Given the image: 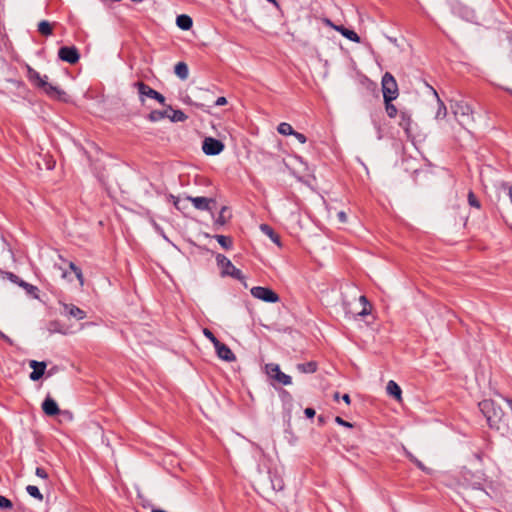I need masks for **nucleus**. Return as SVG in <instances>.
I'll return each instance as SVG.
<instances>
[{
	"label": "nucleus",
	"instance_id": "1",
	"mask_svg": "<svg viewBox=\"0 0 512 512\" xmlns=\"http://www.w3.org/2000/svg\"><path fill=\"white\" fill-rule=\"evenodd\" d=\"M479 409L485 416L488 425L494 428L502 435L510 431L508 418L505 416L502 408L491 399H485L479 403Z\"/></svg>",
	"mask_w": 512,
	"mask_h": 512
},
{
	"label": "nucleus",
	"instance_id": "2",
	"mask_svg": "<svg viewBox=\"0 0 512 512\" xmlns=\"http://www.w3.org/2000/svg\"><path fill=\"white\" fill-rule=\"evenodd\" d=\"M27 78L36 88L41 89L48 97L54 100L66 101V92L58 86L47 82L46 75L41 76L39 72L27 65Z\"/></svg>",
	"mask_w": 512,
	"mask_h": 512
},
{
	"label": "nucleus",
	"instance_id": "3",
	"mask_svg": "<svg viewBox=\"0 0 512 512\" xmlns=\"http://www.w3.org/2000/svg\"><path fill=\"white\" fill-rule=\"evenodd\" d=\"M451 109L456 120L463 128L474 120L472 107L464 101L455 102Z\"/></svg>",
	"mask_w": 512,
	"mask_h": 512
},
{
	"label": "nucleus",
	"instance_id": "4",
	"mask_svg": "<svg viewBox=\"0 0 512 512\" xmlns=\"http://www.w3.org/2000/svg\"><path fill=\"white\" fill-rule=\"evenodd\" d=\"M383 99H397L399 96L398 84L390 72H386L381 81Z\"/></svg>",
	"mask_w": 512,
	"mask_h": 512
},
{
	"label": "nucleus",
	"instance_id": "5",
	"mask_svg": "<svg viewBox=\"0 0 512 512\" xmlns=\"http://www.w3.org/2000/svg\"><path fill=\"white\" fill-rule=\"evenodd\" d=\"M265 372L270 379L278 382L279 384L290 385L292 383L291 377L289 375L283 373L280 370V367L278 364H275V363L266 364Z\"/></svg>",
	"mask_w": 512,
	"mask_h": 512
},
{
	"label": "nucleus",
	"instance_id": "6",
	"mask_svg": "<svg viewBox=\"0 0 512 512\" xmlns=\"http://www.w3.org/2000/svg\"><path fill=\"white\" fill-rule=\"evenodd\" d=\"M216 260L224 275H229L235 279L242 278V272L237 269L226 256L218 254Z\"/></svg>",
	"mask_w": 512,
	"mask_h": 512
},
{
	"label": "nucleus",
	"instance_id": "7",
	"mask_svg": "<svg viewBox=\"0 0 512 512\" xmlns=\"http://www.w3.org/2000/svg\"><path fill=\"white\" fill-rule=\"evenodd\" d=\"M253 297L269 303H276L279 301V296L272 289L267 287L256 286L251 289Z\"/></svg>",
	"mask_w": 512,
	"mask_h": 512
},
{
	"label": "nucleus",
	"instance_id": "8",
	"mask_svg": "<svg viewBox=\"0 0 512 512\" xmlns=\"http://www.w3.org/2000/svg\"><path fill=\"white\" fill-rule=\"evenodd\" d=\"M134 86L137 88L140 95L155 99L162 105L165 104V97L158 91L152 89L149 85L145 84L144 82H136Z\"/></svg>",
	"mask_w": 512,
	"mask_h": 512
},
{
	"label": "nucleus",
	"instance_id": "9",
	"mask_svg": "<svg viewBox=\"0 0 512 512\" xmlns=\"http://www.w3.org/2000/svg\"><path fill=\"white\" fill-rule=\"evenodd\" d=\"M224 144L215 138L207 137L202 144V150L206 155H218L224 150Z\"/></svg>",
	"mask_w": 512,
	"mask_h": 512
},
{
	"label": "nucleus",
	"instance_id": "10",
	"mask_svg": "<svg viewBox=\"0 0 512 512\" xmlns=\"http://www.w3.org/2000/svg\"><path fill=\"white\" fill-rule=\"evenodd\" d=\"M58 57L69 64H76L80 59V54L74 46H63L58 51Z\"/></svg>",
	"mask_w": 512,
	"mask_h": 512
},
{
	"label": "nucleus",
	"instance_id": "11",
	"mask_svg": "<svg viewBox=\"0 0 512 512\" xmlns=\"http://www.w3.org/2000/svg\"><path fill=\"white\" fill-rule=\"evenodd\" d=\"M214 347L216 349L218 357L221 358L222 360L230 362L236 359L234 353L226 344L219 341L214 345Z\"/></svg>",
	"mask_w": 512,
	"mask_h": 512
},
{
	"label": "nucleus",
	"instance_id": "12",
	"mask_svg": "<svg viewBox=\"0 0 512 512\" xmlns=\"http://www.w3.org/2000/svg\"><path fill=\"white\" fill-rule=\"evenodd\" d=\"M33 371L30 373V379L33 381L39 380L45 373L46 363L31 360L29 363Z\"/></svg>",
	"mask_w": 512,
	"mask_h": 512
},
{
	"label": "nucleus",
	"instance_id": "13",
	"mask_svg": "<svg viewBox=\"0 0 512 512\" xmlns=\"http://www.w3.org/2000/svg\"><path fill=\"white\" fill-rule=\"evenodd\" d=\"M188 200L198 210H211L210 204H214L215 200L207 197H188Z\"/></svg>",
	"mask_w": 512,
	"mask_h": 512
},
{
	"label": "nucleus",
	"instance_id": "14",
	"mask_svg": "<svg viewBox=\"0 0 512 512\" xmlns=\"http://www.w3.org/2000/svg\"><path fill=\"white\" fill-rule=\"evenodd\" d=\"M42 410L47 416H55L60 412L56 401L49 396H47L43 401Z\"/></svg>",
	"mask_w": 512,
	"mask_h": 512
},
{
	"label": "nucleus",
	"instance_id": "15",
	"mask_svg": "<svg viewBox=\"0 0 512 512\" xmlns=\"http://www.w3.org/2000/svg\"><path fill=\"white\" fill-rule=\"evenodd\" d=\"M64 312L70 317L76 318L77 320H82L86 317V313L80 309L79 307L73 304H64L63 305Z\"/></svg>",
	"mask_w": 512,
	"mask_h": 512
},
{
	"label": "nucleus",
	"instance_id": "16",
	"mask_svg": "<svg viewBox=\"0 0 512 512\" xmlns=\"http://www.w3.org/2000/svg\"><path fill=\"white\" fill-rule=\"evenodd\" d=\"M387 393L395 398L398 402H402V390L400 386L393 380H390L387 383L386 387Z\"/></svg>",
	"mask_w": 512,
	"mask_h": 512
},
{
	"label": "nucleus",
	"instance_id": "17",
	"mask_svg": "<svg viewBox=\"0 0 512 512\" xmlns=\"http://www.w3.org/2000/svg\"><path fill=\"white\" fill-rule=\"evenodd\" d=\"M336 31L339 32L345 38H347L355 43H360V41H361L360 37L358 36V34L355 31L347 29L342 25L339 28H336Z\"/></svg>",
	"mask_w": 512,
	"mask_h": 512
},
{
	"label": "nucleus",
	"instance_id": "18",
	"mask_svg": "<svg viewBox=\"0 0 512 512\" xmlns=\"http://www.w3.org/2000/svg\"><path fill=\"white\" fill-rule=\"evenodd\" d=\"M411 124H412V120H411L410 115L406 112H401L399 126L404 129L407 136H410Z\"/></svg>",
	"mask_w": 512,
	"mask_h": 512
},
{
	"label": "nucleus",
	"instance_id": "19",
	"mask_svg": "<svg viewBox=\"0 0 512 512\" xmlns=\"http://www.w3.org/2000/svg\"><path fill=\"white\" fill-rule=\"evenodd\" d=\"M261 231L267 235L274 243L280 245V236L274 231V229L268 224H262L260 226Z\"/></svg>",
	"mask_w": 512,
	"mask_h": 512
},
{
	"label": "nucleus",
	"instance_id": "20",
	"mask_svg": "<svg viewBox=\"0 0 512 512\" xmlns=\"http://www.w3.org/2000/svg\"><path fill=\"white\" fill-rule=\"evenodd\" d=\"M167 110L169 113V116H167V118H169L173 122H183L187 119L186 114L181 110H174L171 107H169Z\"/></svg>",
	"mask_w": 512,
	"mask_h": 512
},
{
	"label": "nucleus",
	"instance_id": "21",
	"mask_svg": "<svg viewBox=\"0 0 512 512\" xmlns=\"http://www.w3.org/2000/svg\"><path fill=\"white\" fill-rule=\"evenodd\" d=\"M176 23L182 30H189L193 25L191 17L184 14L177 17Z\"/></svg>",
	"mask_w": 512,
	"mask_h": 512
},
{
	"label": "nucleus",
	"instance_id": "22",
	"mask_svg": "<svg viewBox=\"0 0 512 512\" xmlns=\"http://www.w3.org/2000/svg\"><path fill=\"white\" fill-rule=\"evenodd\" d=\"M174 72L182 80L187 79L189 75L188 66L184 62H178L175 65Z\"/></svg>",
	"mask_w": 512,
	"mask_h": 512
},
{
	"label": "nucleus",
	"instance_id": "23",
	"mask_svg": "<svg viewBox=\"0 0 512 512\" xmlns=\"http://www.w3.org/2000/svg\"><path fill=\"white\" fill-rule=\"evenodd\" d=\"M359 301L362 304V309L356 313L358 316H367L371 313V304L368 302L366 296L361 295Z\"/></svg>",
	"mask_w": 512,
	"mask_h": 512
},
{
	"label": "nucleus",
	"instance_id": "24",
	"mask_svg": "<svg viewBox=\"0 0 512 512\" xmlns=\"http://www.w3.org/2000/svg\"><path fill=\"white\" fill-rule=\"evenodd\" d=\"M167 116H169L168 110H165V111L153 110L149 113L148 119L152 122H157L164 118H167Z\"/></svg>",
	"mask_w": 512,
	"mask_h": 512
},
{
	"label": "nucleus",
	"instance_id": "25",
	"mask_svg": "<svg viewBox=\"0 0 512 512\" xmlns=\"http://www.w3.org/2000/svg\"><path fill=\"white\" fill-rule=\"evenodd\" d=\"M394 99H384V104H385V110H386V113L387 115L390 117V118H395L397 116V108L396 106L392 103Z\"/></svg>",
	"mask_w": 512,
	"mask_h": 512
},
{
	"label": "nucleus",
	"instance_id": "26",
	"mask_svg": "<svg viewBox=\"0 0 512 512\" xmlns=\"http://www.w3.org/2000/svg\"><path fill=\"white\" fill-rule=\"evenodd\" d=\"M297 368L303 373H314L317 370V364L316 362L310 361L307 363L299 364Z\"/></svg>",
	"mask_w": 512,
	"mask_h": 512
},
{
	"label": "nucleus",
	"instance_id": "27",
	"mask_svg": "<svg viewBox=\"0 0 512 512\" xmlns=\"http://www.w3.org/2000/svg\"><path fill=\"white\" fill-rule=\"evenodd\" d=\"M38 31H39L40 34H42L44 36H49L53 32V28H52V26H51V24L49 22L41 21L38 24Z\"/></svg>",
	"mask_w": 512,
	"mask_h": 512
},
{
	"label": "nucleus",
	"instance_id": "28",
	"mask_svg": "<svg viewBox=\"0 0 512 512\" xmlns=\"http://www.w3.org/2000/svg\"><path fill=\"white\" fill-rule=\"evenodd\" d=\"M215 238L224 249L228 250L232 247L233 241L231 237L224 235H216Z\"/></svg>",
	"mask_w": 512,
	"mask_h": 512
},
{
	"label": "nucleus",
	"instance_id": "29",
	"mask_svg": "<svg viewBox=\"0 0 512 512\" xmlns=\"http://www.w3.org/2000/svg\"><path fill=\"white\" fill-rule=\"evenodd\" d=\"M277 131L282 135H293L295 130L289 123L282 122L278 125Z\"/></svg>",
	"mask_w": 512,
	"mask_h": 512
},
{
	"label": "nucleus",
	"instance_id": "30",
	"mask_svg": "<svg viewBox=\"0 0 512 512\" xmlns=\"http://www.w3.org/2000/svg\"><path fill=\"white\" fill-rule=\"evenodd\" d=\"M26 491L28 492V494L30 496H32L33 498L39 500V501H42L43 500V495L40 493L38 487L34 486V485H28L26 487Z\"/></svg>",
	"mask_w": 512,
	"mask_h": 512
},
{
	"label": "nucleus",
	"instance_id": "31",
	"mask_svg": "<svg viewBox=\"0 0 512 512\" xmlns=\"http://www.w3.org/2000/svg\"><path fill=\"white\" fill-rule=\"evenodd\" d=\"M69 268L71 269V271L74 272L80 285L83 286L84 285V277H83L81 269L79 267H77L73 262H69Z\"/></svg>",
	"mask_w": 512,
	"mask_h": 512
},
{
	"label": "nucleus",
	"instance_id": "32",
	"mask_svg": "<svg viewBox=\"0 0 512 512\" xmlns=\"http://www.w3.org/2000/svg\"><path fill=\"white\" fill-rule=\"evenodd\" d=\"M468 203L470 206H472L474 208H477V209L481 208L480 201L478 200V198L472 191H469V193H468Z\"/></svg>",
	"mask_w": 512,
	"mask_h": 512
},
{
	"label": "nucleus",
	"instance_id": "33",
	"mask_svg": "<svg viewBox=\"0 0 512 512\" xmlns=\"http://www.w3.org/2000/svg\"><path fill=\"white\" fill-rule=\"evenodd\" d=\"M409 459L415 463V465L421 469L422 471L426 472V473H430V469L427 468L421 461H419L417 458H415L411 453H407Z\"/></svg>",
	"mask_w": 512,
	"mask_h": 512
},
{
	"label": "nucleus",
	"instance_id": "34",
	"mask_svg": "<svg viewBox=\"0 0 512 512\" xmlns=\"http://www.w3.org/2000/svg\"><path fill=\"white\" fill-rule=\"evenodd\" d=\"M13 506L12 502L4 496L0 495V508L11 509Z\"/></svg>",
	"mask_w": 512,
	"mask_h": 512
},
{
	"label": "nucleus",
	"instance_id": "35",
	"mask_svg": "<svg viewBox=\"0 0 512 512\" xmlns=\"http://www.w3.org/2000/svg\"><path fill=\"white\" fill-rule=\"evenodd\" d=\"M203 334L205 335L206 338H208L213 343V345H215L217 342H219V340L214 336L212 331H210L209 329L205 328L203 330Z\"/></svg>",
	"mask_w": 512,
	"mask_h": 512
},
{
	"label": "nucleus",
	"instance_id": "36",
	"mask_svg": "<svg viewBox=\"0 0 512 512\" xmlns=\"http://www.w3.org/2000/svg\"><path fill=\"white\" fill-rule=\"evenodd\" d=\"M19 286L23 287L28 293H33L34 291L37 290V287H35L23 280L19 282Z\"/></svg>",
	"mask_w": 512,
	"mask_h": 512
},
{
	"label": "nucleus",
	"instance_id": "37",
	"mask_svg": "<svg viewBox=\"0 0 512 512\" xmlns=\"http://www.w3.org/2000/svg\"><path fill=\"white\" fill-rule=\"evenodd\" d=\"M439 103H440V108H439V110H438V112H437V114H436V117H437V118H439V117H441V116H442V117H445V116H446V114H447V109H446V107H445V105L443 104V102H442V101H440V100H439Z\"/></svg>",
	"mask_w": 512,
	"mask_h": 512
},
{
	"label": "nucleus",
	"instance_id": "38",
	"mask_svg": "<svg viewBox=\"0 0 512 512\" xmlns=\"http://www.w3.org/2000/svg\"><path fill=\"white\" fill-rule=\"evenodd\" d=\"M227 212V208L226 207H223L219 213V217L217 219V222L220 223V224H225L226 223V216H225V213Z\"/></svg>",
	"mask_w": 512,
	"mask_h": 512
},
{
	"label": "nucleus",
	"instance_id": "39",
	"mask_svg": "<svg viewBox=\"0 0 512 512\" xmlns=\"http://www.w3.org/2000/svg\"><path fill=\"white\" fill-rule=\"evenodd\" d=\"M35 474L42 478V479H47L48 478V473L46 472V470L42 467H37L36 468V471H35Z\"/></svg>",
	"mask_w": 512,
	"mask_h": 512
},
{
	"label": "nucleus",
	"instance_id": "40",
	"mask_svg": "<svg viewBox=\"0 0 512 512\" xmlns=\"http://www.w3.org/2000/svg\"><path fill=\"white\" fill-rule=\"evenodd\" d=\"M293 136L302 144L306 143L307 138L304 134L294 131Z\"/></svg>",
	"mask_w": 512,
	"mask_h": 512
},
{
	"label": "nucleus",
	"instance_id": "41",
	"mask_svg": "<svg viewBox=\"0 0 512 512\" xmlns=\"http://www.w3.org/2000/svg\"><path fill=\"white\" fill-rule=\"evenodd\" d=\"M335 422L338 423L339 425H342V426H345L348 428H352V426H353L350 422L343 420L340 416H337L335 418Z\"/></svg>",
	"mask_w": 512,
	"mask_h": 512
},
{
	"label": "nucleus",
	"instance_id": "42",
	"mask_svg": "<svg viewBox=\"0 0 512 512\" xmlns=\"http://www.w3.org/2000/svg\"><path fill=\"white\" fill-rule=\"evenodd\" d=\"M337 217L341 223L347 222V214L344 211L338 212Z\"/></svg>",
	"mask_w": 512,
	"mask_h": 512
},
{
	"label": "nucleus",
	"instance_id": "43",
	"mask_svg": "<svg viewBox=\"0 0 512 512\" xmlns=\"http://www.w3.org/2000/svg\"><path fill=\"white\" fill-rule=\"evenodd\" d=\"M304 413H305V415H306L308 418H313V417L315 416V413H316V412H315V410H314L313 408H309V407H308V408H306V409L304 410Z\"/></svg>",
	"mask_w": 512,
	"mask_h": 512
},
{
	"label": "nucleus",
	"instance_id": "44",
	"mask_svg": "<svg viewBox=\"0 0 512 512\" xmlns=\"http://www.w3.org/2000/svg\"><path fill=\"white\" fill-rule=\"evenodd\" d=\"M324 23L325 25L331 27L332 29H334L336 31V28H339L341 25H336L334 24L330 19H324Z\"/></svg>",
	"mask_w": 512,
	"mask_h": 512
},
{
	"label": "nucleus",
	"instance_id": "45",
	"mask_svg": "<svg viewBox=\"0 0 512 512\" xmlns=\"http://www.w3.org/2000/svg\"><path fill=\"white\" fill-rule=\"evenodd\" d=\"M227 104V99L223 96L219 97L216 101H215V105L216 106H223V105H226Z\"/></svg>",
	"mask_w": 512,
	"mask_h": 512
},
{
	"label": "nucleus",
	"instance_id": "46",
	"mask_svg": "<svg viewBox=\"0 0 512 512\" xmlns=\"http://www.w3.org/2000/svg\"><path fill=\"white\" fill-rule=\"evenodd\" d=\"M9 279L13 281L14 283L19 285V282L21 281L18 276H16L13 273H9Z\"/></svg>",
	"mask_w": 512,
	"mask_h": 512
},
{
	"label": "nucleus",
	"instance_id": "47",
	"mask_svg": "<svg viewBox=\"0 0 512 512\" xmlns=\"http://www.w3.org/2000/svg\"><path fill=\"white\" fill-rule=\"evenodd\" d=\"M342 399H343V401H344L346 404H348V405L351 403V399H350V396H349L348 394H344V395L342 396Z\"/></svg>",
	"mask_w": 512,
	"mask_h": 512
},
{
	"label": "nucleus",
	"instance_id": "48",
	"mask_svg": "<svg viewBox=\"0 0 512 512\" xmlns=\"http://www.w3.org/2000/svg\"><path fill=\"white\" fill-rule=\"evenodd\" d=\"M333 397H334V399H335L336 401H338V400H339V398H340V394H339V392H335Z\"/></svg>",
	"mask_w": 512,
	"mask_h": 512
},
{
	"label": "nucleus",
	"instance_id": "49",
	"mask_svg": "<svg viewBox=\"0 0 512 512\" xmlns=\"http://www.w3.org/2000/svg\"><path fill=\"white\" fill-rule=\"evenodd\" d=\"M62 278H64V279L68 278V273L66 271H63Z\"/></svg>",
	"mask_w": 512,
	"mask_h": 512
},
{
	"label": "nucleus",
	"instance_id": "50",
	"mask_svg": "<svg viewBox=\"0 0 512 512\" xmlns=\"http://www.w3.org/2000/svg\"><path fill=\"white\" fill-rule=\"evenodd\" d=\"M508 405L510 406L511 410H512V400H509V399H506Z\"/></svg>",
	"mask_w": 512,
	"mask_h": 512
},
{
	"label": "nucleus",
	"instance_id": "51",
	"mask_svg": "<svg viewBox=\"0 0 512 512\" xmlns=\"http://www.w3.org/2000/svg\"><path fill=\"white\" fill-rule=\"evenodd\" d=\"M270 3L276 4V0H267Z\"/></svg>",
	"mask_w": 512,
	"mask_h": 512
}]
</instances>
